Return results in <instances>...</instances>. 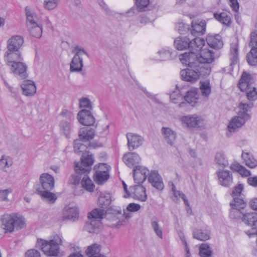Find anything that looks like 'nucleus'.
<instances>
[{
	"instance_id": "a878e982",
	"label": "nucleus",
	"mask_w": 257,
	"mask_h": 257,
	"mask_svg": "<svg viewBox=\"0 0 257 257\" xmlns=\"http://www.w3.org/2000/svg\"><path fill=\"white\" fill-rule=\"evenodd\" d=\"M161 132L165 141L172 145L176 139V132L169 127H163Z\"/></svg>"
},
{
	"instance_id": "aec40b11",
	"label": "nucleus",
	"mask_w": 257,
	"mask_h": 257,
	"mask_svg": "<svg viewBox=\"0 0 257 257\" xmlns=\"http://www.w3.org/2000/svg\"><path fill=\"white\" fill-rule=\"evenodd\" d=\"M25 13L27 28H31L32 26L40 23L37 14L30 7L27 6L25 8Z\"/></svg>"
},
{
	"instance_id": "72a5a7b5",
	"label": "nucleus",
	"mask_w": 257,
	"mask_h": 257,
	"mask_svg": "<svg viewBox=\"0 0 257 257\" xmlns=\"http://www.w3.org/2000/svg\"><path fill=\"white\" fill-rule=\"evenodd\" d=\"M100 245L95 243L88 247L86 253L89 257H106L100 253Z\"/></svg>"
},
{
	"instance_id": "9b49d317",
	"label": "nucleus",
	"mask_w": 257,
	"mask_h": 257,
	"mask_svg": "<svg viewBox=\"0 0 257 257\" xmlns=\"http://www.w3.org/2000/svg\"><path fill=\"white\" fill-rule=\"evenodd\" d=\"M219 183L224 187H229L232 183V174L228 170L219 169L216 172Z\"/></svg>"
},
{
	"instance_id": "49530a36",
	"label": "nucleus",
	"mask_w": 257,
	"mask_h": 257,
	"mask_svg": "<svg viewBox=\"0 0 257 257\" xmlns=\"http://www.w3.org/2000/svg\"><path fill=\"white\" fill-rule=\"evenodd\" d=\"M171 191L173 192L174 197V198L173 199V200L177 201L178 200V199L180 198H181L183 200V201L184 202V204L185 205L188 206L189 203H188L187 199L186 198L185 195L181 192L177 190L175 185L173 183H171Z\"/></svg>"
},
{
	"instance_id": "774afa93",
	"label": "nucleus",
	"mask_w": 257,
	"mask_h": 257,
	"mask_svg": "<svg viewBox=\"0 0 257 257\" xmlns=\"http://www.w3.org/2000/svg\"><path fill=\"white\" fill-rule=\"evenodd\" d=\"M76 174H73L71 176L70 178V182L74 185H77L79 183L80 179H82L83 176V173H81L80 174H78L76 172Z\"/></svg>"
},
{
	"instance_id": "6ab92c4d",
	"label": "nucleus",
	"mask_w": 257,
	"mask_h": 257,
	"mask_svg": "<svg viewBox=\"0 0 257 257\" xmlns=\"http://www.w3.org/2000/svg\"><path fill=\"white\" fill-rule=\"evenodd\" d=\"M123 160L128 167L134 169L136 166H140L139 164L141 159L138 154L135 153H128L123 156Z\"/></svg>"
},
{
	"instance_id": "4c0bfd02",
	"label": "nucleus",
	"mask_w": 257,
	"mask_h": 257,
	"mask_svg": "<svg viewBox=\"0 0 257 257\" xmlns=\"http://www.w3.org/2000/svg\"><path fill=\"white\" fill-rule=\"evenodd\" d=\"M199 89L203 96L208 97L211 92V86L209 80H205L200 81Z\"/></svg>"
},
{
	"instance_id": "e2e57ef3",
	"label": "nucleus",
	"mask_w": 257,
	"mask_h": 257,
	"mask_svg": "<svg viewBox=\"0 0 257 257\" xmlns=\"http://www.w3.org/2000/svg\"><path fill=\"white\" fill-rule=\"evenodd\" d=\"M248 45L251 48H257V30L251 32Z\"/></svg>"
},
{
	"instance_id": "cd10ccee",
	"label": "nucleus",
	"mask_w": 257,
	"mask_h": 257,
	"mask_svg": "<svg viewBox=\"0 0 257 257\" xmlns=\"http://www.w3.org/2000/svg\"><path fill=\"white\" fill-rule=\"evenodd\" d=\"M51 190H43L41 188L37 189V193L39 194L42 200L50 204H53L57 199V195L51 192Z\"/></svg>"
},
{
	"instance_id": "20e7f679",
	"label": "nucleus",
	"mask_w": 257,
	"mask_h": 257,
	"mask_svg": "<svg viewBox=\"0 0 257 257\" xmlns=\"http://www.w3.org/2000/svg\"><path fill=\"white\" fill-rule=\"evenodd\" d=\"M254 80L249 73L243 72L238 83V87L241 91H245L247 99L249 101L257 99L256 88L253 86Z\"/></svg>"
},
{
	"instance_id": "e433bc0d",
	"label": "nucleus",
	"mask_w": 257,
	"mask_h": 257,
	"mask_svg": "<svg viewBox=\"0 0 257 257\" xmlns=\"http://www.w3.org/2000/svg\"><path fill=\"white\" fill-rule=\"evenodd\" d=\"M229 56L230 65L236 64L238 61V46L236 43L231 44Z\"/></svg>"
},
{
	"instance_id": "2f4dec72",
	"label": "nucleus",
	"mask_w": 257,
	"mask_h": 257,
	"mask_svg": "<svg viewBox=\"0 0 257 257\" xmlns=\"http://www.w3.org/2000/svg\"><path fill=\"white\" fill-rule=\"evenodd\" d=\"M242 221L251 227L257 225V212L244 213L242 216Z\"/></svg>"
},
{
	"instance_id": "8fccbe9b",
	"label": "nucleus",
	"mask_w": 257,
	"mask_h": 257,
	"mask_svg": "<svg viewBox=\"0 0 257 257\" xmlns=\"http://www.w3.org/2000/svg\"><path fill=\"white\" fill-rule=\"evenodd\" d=\"M30 34L34 37L40 38L42 34V26L41 23L32 26L31 28H27Z\"/></svg>"
},
{
	"instance_id": "37998d69",
	"label": "nucleus",
	"mask_w": 257,
	"mask_h": 257,
	"mask_svg": "<svg viewBox=\"0 0 257 257\" xmlns=\"http://www.w3.org/2000/svg\"><path fill=\"white\" fill-rule=\"evenodd\" d=\"M193 236L197 239L205 241L210 238V232L208 230L203 231L201 229H195L193 231Z\"/></svg>"
},
{
	"instance_id": "f704fd0d",
	"label": "nucleus",
	"mask_w": 257,
	"mask_h": 257,
	"mask_svg": "<svg viewBox=\"0 0 257 257\" xmlns=\"http://www.w3.org/2000/svg\"><path fill=\"white\" fill-rule=\"evenodd\" d=\"M59 127L61 133L67 138L70 137V134L72 132V127L71 122L62 120L60 122Z\"/></svg>"
},
{
	"instance_id": "0e129e2a",
	"label": "nucleus",
	"mask_w": 257,
	"mask_h": 257,
	"mask_svg": "<svg viewBox=\"0 0 257 257\" xmlns=\"http://www.w3.org/2000/svg\"><path fill=\"white\" fill-rule=\"evenodd\" d=\"M243 189V184H239L237 186H235L233 188L232 192V196L233 198L235 197H243V195L241 193Z\"/></svg>"
},
{
	"instance_id": "39448f33",
	"label": "nucleus",
	"mask_w": 257,
	"mask_h": 257,
	"mask_svg": "<svg viewBox=\"0 0 257 257\" xmlns=\"http://www.w3.org/2000/svg\"><path fill=\"white\" fill-rule=\"evenodd\" d=\"M62 239L60 236L56 235L49 241L38 239L37 246L47 255L57 256L59 252V245L62 244Z\"/></svg>"
},
{
	"instance_id": "13d9d810",
	"label": "nucleus",
	"mask_w": 257,
	"mask_h": 257,
	"mask_svg": "<svg viewBox=\"0 0 257 257\" xmlns=\"http://www.w3.org/2000/svg\"><path fill=\"white\" fill-rule=\"evenodd\" d=\"M231 168L238 172L242 176H248L250 175L249 171L239 164L236 163L232 165Z\"/></svg>"
},
{
	"instance_id": "412c9836",
	"label": "nucleus",
	"mask_w": 257,
	"mask_h": 257,
	"mask_svg": "<svg viewBox=\"0 0 257 257\" xmlns=\"http://www.w3.org/2000/svg\"><path fill=\"white\" fill-rule=\"evenodd\" d=\"M23 94L26 96H33L36 92V86L34 81L27 80L23 81L21 85Z\"/></svg>"
},
{
	"instance_id": "a19ab883",
	"label": "nucleus",
	"mask_w": 257,
	"mask_h": 257,
	"mask_svg": "<svg viewBox=\"0 0 257 257\" xmlns=\"http://www.w3.org/2000/svg\"><path fill=\"white\" fill-rule=\"evenodd\" d=\"M241 157L245 162V165L248 167L253 168L257 166V161L251 154L242 151Z\"/></svg>"
},
{
	"instance_id": "680f3d73",
	"label": "nucleus",
	"mask_w": 257,
	"mask_h": 257,
	"mask_svg": "<svg viewBox=\"0 0 257 257\" xmlns=\"http://www.w3.org/2000/svg\"><path fill=\"white\" fill-rule=\"evenodd\" d=\"M82 140H76L74 142V149L76 153L82 152L85 150L86 148V145L82 144Z\"/></svg>"
},
{
	"instance_id": "338daca9",
	"label": "nucleus",
	"mask_w": 257,
	"mask_h": 257,
	"mask_svg": "<svg viewBox=\"0 0 257 257\" xmlns=\"http://www.w3.org/2000/svg\"><path fill=\"white\" fill-rule=\"evenodd\" d=\"M95 173H108V166L106 164L101 163L98 165H95L94 167Z\"/></svg>"
},
{
	"instance_id": "69168bd1",
	"label": "nucleus",
	"mask_w": 257,
	"mask_h": 257,
	"mask_svg": "<svg viewBox=\"0 0 257 257\" xmlns=\"http://www.w3.org/2000/svg\"><path fill=\"white\" fill-rule=\"evenodd\" d=\"M253 106V104L252 103L240 102L238 106L240 109L238 112H245V113H248L247 112L252 108Z\"/></svg>"
},
{
	"instance_id": "4d7b16f0",
	"label": "nucleus",
	"mask_w": 257,
	"mask_h": 257,
	"mask_svg": "<svg viewBox=\"0 0 257 257\" xmlns=\"http://www.w3.org/2000/svg\"><path fill=\"white\" fill-rule=\"evenodd\" d=\"M151 226L156 235L162 238V230L159 225V220L156 217H153L151 219Z\"/></svg>"
},
{
	"instance_id": "a18cd8bd",
	"label": "nucleus",
	"mask_w": 257,
	"mask_h": 257,
	"mask_svg": "<svg viewBox=\"0 0 257 257\" xmlns=\"http://www.w3.org/2000/svg\"><path fill=\"white\" fill-rule=\"evenodd\" d=\"M89 221L85 225V229L89 232H94L95 229L99 227L100 221L92 218H89Z\"/></svg>"
},
{
	"instance_id": "1a4fd4ad",
	"label": "nucleus",
	"mask_w": 257,
	"mask_h": 257,
	"mask_svg": "<svg viewBox=\"0 0 257 257\" xmlns=\"http://www.w3.org/2000/svg\"><path fill=\"white\" fill-rule=\"evenodd\" d=\"M250 118L248 113L245 112H238L237 116H234L229 121L228 129L230 132H234L238 128L242 126L246 121Z\"/></svg>"
},
{
	"instance_id": "a211bd4d",
	"label": "nucleus",
	"mask_w": 257,
	"mask_h": 257,
	"mask_svg": "<svg viewBox=\"0 0 257 257\" xmlns=\"http://www.w3.org/2000/svg\"><path fill=\"white\" fill-rule=\"evenodd\" d=\"M24 43L23 38L20 36H15L7 41V50L20 51Z\"/></svg>"
},
{
	"instance_id": "603ef678",
	"label": "nucleus",
	"mask_w": 257,
	"mask_h": 257,
	"mask_svg": "<svg viewBox=\"0 0 257 257\" xmlns=\"http://www.w3.org/2000/svg\"><path fill=\"white\" fill-rule=\"evenodd\" d=\"M104 215L105 211L104 209L95 208L89 213L88 217V218H92L100 220L103 218Z\"/></svg>"
},
{
	"instance_id": "0eeeda50",
	"label": "nucleus",
	"mask_w": 257,
	"mask_h": 257,
	"mask_svg": "<svg viewBox=\"0 0 257 257\" xmlns=\"http://www.w3.org/2000/svg\"><path fill=\"white\" fill-rule=\"evenodd\" d=\"M11 73L18 79H25L28 77V66L24 60L19 61L8 66Z\"/></svg>"
},
{
	"instance_id": "de8ad7c7",
	"label": "nucleus",
	"mask_w": 257,
	"mask_h": 257,
	"mask_svg": "<svg viewBox=\"0 0 257 257\" xmlns=\"http://www.w3.org/2000/svg\"><path fill=\"white\" fill-rule=\"evenodd\" d=\"M246 60L250 65L255 66L257 64V48H251L247 54Z\"/></svg>"
},
{
	"instance_id": "2eb2a0df",
	"label": "nucleus",
	"mask_w": 257,
	"mask_h": 257,
	"mask_svg": "<svg viewBox=\"0 0 257 257\" xmlns=\"http://www.w3.org/2000/svg\"><path fill=\"white\" fill-rule=\"evenodd\" d=\"M148 181L157 189L160 190L163 189L164 185L162 178L157 171H151L148 176Z\"/></svg>"
},
{
	"instance_id": "4be33fe9",
	"label": "nucleus",
	"mask_w": 257,
	"mask_h": 257,
	"mask_svg": "<svg viewBox=\"0 0 257 257\" xmlns=\"http://www.w3.org/2000/svg\"><path fill=\"white\" fill-rule=\"evenodd\" d=\"M79 216V212L77 207L69 204L63 209V218L65 219L74 220Z\"/></svg>"
},
{
	"instance_id": "bf43d9fd",
	"label": "nucleus",
	"mask_w": 257,
	"mask_h": 257,
	"mask_svg": "<svg viewBox=\"0 0 257 257\" xmlns=\"http://www.w3.org/2000/svg\"><path fill=\"white\" fill-rule=\"evenodd\" d=\"M79 107L81 108L86 109L91 111L92 109L90 100L86 97H83L79 100Z\"/></svg>"
},
{
	"instance_id": "f257e3e1",
	"label": "nucleus",
	"mask_w": 257,
	"mask_h": 257,
	"mask_svg": "<svg viewBox=\"0 0 257 257\" xmlns=\"http://www.w3.org/2000/svg\"><path fill=\"white\" fill-rule=\"evenodd\" d=\"M187 57L184 54L179 56V59L181 62L189 68L182 70L180 71V75L182 80L194 83L196 82L201 77H205L208 76L211 72V67H209L207 65L205 67L200 66L195 64V66H190L189 61H187Z\"/></svg>"
},
{
	"instance_id": "3c124183",
	"label": "nucleus",
	"mask_w": 257,
	"mask_h": 257,
	"mask_svg": "<svg viewBox=\"0 0 257 257\" xmlns=\"http://www.w3.org/2000/svg\"><path fill=\"white\" fill-rule=\"evenodd\" d=\"M215 161L219 166L225 167L228 165V161L225 157L224 153L222 152H218L216 154Z\"/></svg>"
},
{
	"instance_id": "864d4df0",
	"label": "nucleus",
	"mask_w": 257,
	"mask_h": 257,
	"mask_svg": "<svg viewBox=\"0 0 257 257\" xmlns=\"http://www.w3.org/2000/svg\"><path fill=\"white\" fill-rule=\"evenodd\" d=\"M243 214H244V210L231 207L229 216L232 219L237 220L241 219L242 220V216Z\"/></svg>"
},
{
	"instance_id": "473e14b6",
	"label": "nucleus",
	"mask_w": 257,
	"mask_h": 257,
	"mask_svg": "<svg viewBox=\"0 0 257 257\" xmlns=\"http://www.w3.org/2000/svg\"><path fill=\"white\" fill-rule=\"evenodd\" d=\"M111 202V196L110 193H101L98 199V205L103 209L107 208Z\"/></svg>"
},
{
	"instance_id": "09e8293b",
	"label": "nucleus",
	"mask_w": 257,
	"mask_h": 257,
	"mask_svg": "<svg viewBox=\"0 0 257 257\" xmlns=\"http://www.w3.org/2000/svg\"><path fill=\"white\" fill-rule=\"evenodd\" d=\"M159 55L160 60L162 61L170 60L173 58V53L169 49L162 48L157 52Z\"/></svg>"
},
{
	"instance_id": "f03ea898",
	"label": "nucleus",
	"mask_w": 257,
	"mask_h": 257,
	"mask_svg": "<svg viewBox=\"0 0 257 257\" xmlns=\"http://www.w3.org/2000/svg\"><path fill=\"white\" fill-rule=\"evenodd\" d=\"M187 57L189 65L191 66H195V64L200 66L205 67L207 65L210 67L211 63L214 59L213 52L207 48H203L198 53H185L183 54Z\"/></svg>"
},
{
	"instance_id": "052dcab7",
	"label": "nucleus",
	"mask_w": 257,
	"mask_h": 257,
	"mask_svg": "<svg viewBox=\"0 0 257 257\" xmlns=\"http://www.w3.org/2000/svg\"><path fill=\"white\" fill-rule=\"evenodd\" d=\"M60 3V0H45L44 6L45 9L51 10L56 8Z\"/></svg>"
},
{
	"instance_id": "9d476101",
	"label": "nucleus",
	"mask_w": 257,
	"mask_h": 257,
	"mask_svg": "<svg viewBox=\"0 0 257 257\" xmlns=\"http://www.w3.org/2000/svg\"><path fill=\"white\" fill-rule=\"evenodd\" d=\"M133 177L134 181L137 184L143 183L147 179V175H149V170L143 166H136L133 169Z\"/></svg>"
},
{
	"instance_id": "5fc2aeb1",
	"label": "nucleus",
	"mask_w": 257,
	"mask_h": 257,
	"mask_svg": "<svg viewBox=\"0 0 257 257\" xmlns=\"http://www.w3.org/2000/svg\"><path fill=\"white\" fill-rule=\"evenodd\" d=\"M199 254L201 257H210L212 250L207 243H202L199 246Z\"/></svg>"
},
{
	"instance_id": "ddd939ff",
	"label": "nucleus",
	"mask_w": 257,
	"mask_h": 257,
	"mask_svg": "<svg viewBox=\"0 0 257 257\" xmlns=\"http://www.w3.org/2000/svg\"><path fill=\"white\" fill-rule=\"evenodd\" d=\"M4 60L7 66L21 60H24L20 51L7 50L4 54Z\"/></svg>"
},
{
	"instance_id": "58836bf2",
	"label": "nucleus",
	"mask_w": 257,
	"mask_h": 257,
	"mask_svg": "<svg viewBox=\"0 0 257 257\" xmlns=\"http://www.w3.org/2000/svg\"><path fill=\"white\" fill-rule=\"evenodd\" d=\"M189 39L184 37H178L174 41V46L179 50H183L187 48L189 49Z\"/></svg>"
},
{
	"instance_id": "7ed1b4c3",
	"label": "nucleus",
	"mask_w": 257,
	"mask_h": 257,
	"mask_svg": "<svg viewBox=\"0 0 257 257\" xmlns=\"http://www.w3.org/2000/svg\"><path fill=\"white\" fill-rule=\"evenodd\" d=\"M1 221L5 233H12L15 228L21 229L26 226L25 218L17 213L4 214L1 217Z\"/></svg>"
},
{
	"instance_id": "c85d7f7f",
	"label": "nucleus",
	"mask_w": 257,
	"mask_h": 257,
	"mask_svg": "<svg viewBox=\"0 0 257 257\" xmlns=\"http://www.w3.org/2000/svg\"><path fill=\"white\" fill-rule=\"evenodd\" d=\"M199 94L197 88H193L188 91L185 96H183V99L189 104L193 105L199 99Z\"/></svg>"
},
{
	"instance_id": "393cba45",
	"label": "nucleus",
	"mask_w": 257,
	"mask_h": 257,
	"mask_svg": "<svg viewBox=\"0 0 257 257\" xmlns=\"http://www.w3.org/2000/svg\"><path fill=\"white\" fill-rule=\"evenodd\" d=\"M205 41L203 38L196 37L192 40H189V53L195 52L198 53L203 49Z\"/></svg>"
},
{
	"instance_id": "f3484780",
	"label": "nucleus",
	"mask_w": 257,
	"mask_h": 257,
	"mask_svg": "<svg viewBox=\"0 0 257 257\" xmlns=\"http://www.w3.org/2000/svg\"><path fill=\"white\" fill-rule=\"evenodd\" d=\"M130 189L132 193V195H133L135 199L140 201H146L147 196L146 193V189L144 186L138 184V185L130 187Z\"/></svg>"
},
{
	"instance_id": "c9c22d12",
	"label": "nucleus",
	"mask_w": 257,
	"mask_h": 257,
	"mask_svg": "<svg viewBox=\"0 0 257 257\" xmlns=\"http://www.w3.org/2000/svg\"><path fill=\"white\" fill-rule=\"evenodd\" d=\"M81 164H79V165L81 167V168L84 169L89 168L90 171V167L94 163V158L93 155L91 154H83L81 157Z\"/></svg>"
},
{
	"instance_id": "b1692460",
	"label": "nucleus",
	"mask_w": 257,
	"mask_h": 257,
	"mask_svg": "<svg viewBox=\"0 0 257 257\" xmlns=\"http://www.w3.org/2000/svg\"><path fill=\"white\" fill-rule=\"evenodd\" d=\"M202 120L203 119L200 116L196 115L185 116L181 118L182 122L186 124L190 128L197 127Z\"/></svg>"
},
{
	"instance_id": "dca6fc26",
	"label": "nucleus",
	"mask_w": 257,
	"mask_h": 257,
	"mask_svg": "<svg viewBox=\"0 0 257 257\" xmlns=\"http://www.w3.org/2000/svg\"><path fill=\"white\" fill-rule=\"evenodd\" d=\"M127 145L130 150H133L141 146L144 142V139L140 136L133 134L127 133L126 135Z\"/></svg>"
},
{
	"instance_id": "6e6552de",
	"label": "nucleus",
	"mask_w": 257,
	"mask_h": 257,
	"mask_svg": "<svg viewBox=\"0 0 257 257\" xmlns=\"http://www.w3.org/2000/svg\"><path fill=\"white\" fill-rule=\"evenodd\" d=\"M74 169L78 174L83 173V176L81 181V185L82 187L86 190L92 192L94 191L95 185L92 181L88 177V174L90 172V169L81 168L79 165V163H75Z\"/></svg>"
},
{
	"instance_id": "5701e85b",
	"label": "nucleus",
	"mask_w": 257,
	"mask_h": 257,
	"mask_svg": "<svg viewBox=\"0 0 257 257\" xmlns=\"http://www.w3.org/2000/svg\"><path fill=\"white\" fill-rule=\"evenodd\" d=\"M206 42L210 47L214 49H220L223 45L222 38L219 35H208L206 37Z\"/></svg>"
},
{
	"instance_id": "c03bdc74",
	"label": "nucleus",
	"mask_w": 257,
	"mask_h": 257,
	"mask_svg": "<svg viewBox=\"0 0 257 257\" xmlns=\"http://www.w3.org/2000/svg\"><path fill=\"white\" fill-rule=\"evenodd\" d=\"M13 165L12 159L8 156L4 155L0 159V169L3 171L7 172V168H9Z\"/></svg>"
},
{
	"instance_id": "6e6d98bb",
	"label": "nucleus",
	"mask_w": 257,
	"mask_h": 257,
	"mask_svg": "<svg viewBox=\"0 0 257 257\" xmlns=\"http://www.w3.org/2000/svg\"><path fill=\"white\" fill-rule=\"evenodd\" d=\"M109 177L108 173H97L94 174V180L97 184L101 185L108 180Z\"/></svg>"
},
{
	"instance_id": "79ce46f5",
	"label": "nucleus",
	"mask_w": 257,
	"mask_h": 257,
	"mask_svg": "<svg viewBox=\"0 0 257 257\" xmlns=\"http://www.w3.org/2000/svg\"><path fill=\"white\" fill-rule=\"evenodd\" d=\"M230 205L232 208L244 210L246 206V203L244 200L243 197H235L233 198V200L230 202Z\"/></svg>"
},
{
	"instance_id": "ea45409f",
	"label": "nucleus",
	"mask_w": 257,
	"mask_h": 257,
	"mask_svg": "<svg viewBox=\"0 0 257 257\" xmlns=\"http://www.w3.org/2000/svg\"><path fill=\"white\" fill-rule=\"evenodd\" d=\"M214 17L215 19L221 24L230 26L231 23L230 17L225 12L218 13H214Z\"/></svg>"
},
{
	"instance_id": "7c9ffc66",
	"label": "nucleus",
	"mask_w": 257,
	"mask_h": 257,
	"mask_svg": "<svg viewBox=\"0 0 257 257\" xmlns=\"http://www.w3.org/2000/svg\"><path fill=\"white\" fill-rule=\"evenodd\" d=\"M170 98L172 102L174 103H179L180 107L184 106L186 103L182 101L183 100V95L181 94L180 90L176 88L170 94Z\"/></svg>"
},
{
	"instance_id": "f8f14e48",
	"label": "nucleus",
	"mask_w": 257,
	"mask_h": 257,
	"mask_svg": "<svg viewBox=\"0 0 257 257\" xmlns=\"http://www.w3.org/2000/svg\"><path fill=\"white\" fill-rule=\"evenodd\" d=\"M78 121L84 125H92L95 122V118L91 111L82 109L77 114Z\"/></svg>"
},
{
	"instance_id": "4468645a",
	"label": "nucleus",
	"mask_w": 257,
	"mask_h": 257,
	"mask_svg": "<svg viewBox=\"0 0 257 257\" xmlns=\"http://www.w3.org/2000/svg\"><path fill=\"white\" fill-rule=\"evenodd\" d=\"M40 181L43 190H52L54 188L55 180L54 177L48 173H43L40 177Z\"/></svg>"
},
{
	"instance_id": "bb28decb",
	"label": "nucleus",
	"mask_w": 257,
	"mask_h": 257,
	"mask_svg": "<svg viewBox=\"0 0 257 257\" xmlns=\"http://www.w3.org/2000/svg\"><path fill=\"white\" fill-rule=\"evenodd\" d=\"M206 23L205 21H193L192 22L191 34L194 36L203 35L206 31Z\"/></svg>"
},
{
	"instance_id": "c756f323",
	"label": "nucleus",
	"mask_w": 257,
	"mask_h": 257,
	"mask_svg": "<svg viewBox=\"0 0 257 257\" xmlns=\"http://www.w3.org/2000/svg\"><path fill=\"white\" fill-rule=\"evenodd\" d=\"M94 134L95 131L93 128L82 127L79 132V137L84 142H88L94 138Z\"/></svg>"
},
{
	"instance_id": "423d86ee",
	"label": "nucleus",
	"mask_w": 257,
	"mask_h": 257,
	"mask_svg": "<svg viewBox=\"0 0 257 257\" xmlns=\"http://www.w3.org/2000/svg\"><path fill=\"white\" fill-rule=\"evenodd\" d=\"M72 53H74L75 55L70 63V70L73 72H80L82 70L83 66L81 55L85 54L89 57V54L84 48L79 46L74 47Z\"/></svg>"
}]
</instances>
